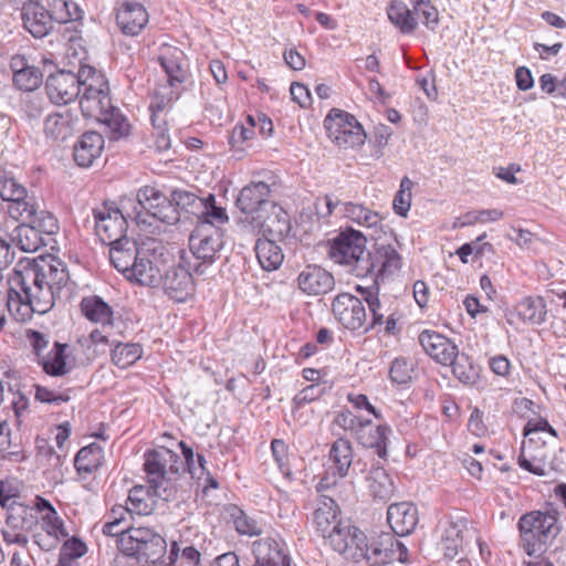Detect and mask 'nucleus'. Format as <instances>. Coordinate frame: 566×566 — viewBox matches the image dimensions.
<instances>
[{
	"instance_id": "nucleus-1",
	"label": "nucleus",
	"mask_w": 566,
	"mask_h": 566,
	"mask_svg": "<svg viewBox=\"0 0 566 566\" xmlns=\"http://www.w3.org/2000/svg\"><path fill=\"white\" fill-rule=\"evenodd\" d=\"M0 198L7 202L4 209L8 218L19 223L9 237L21 251H38L45 244L44 235L59 231V222L54 214L42 209L33 193L13 176L1 170Z\"/></svg>"
},
{
	"instance_id": "nucleus-2",
	"label": "nucleus",
	"mask_w": 566,
	"mask_h": 566,
	"mask_svg": "<svg viewBox=\"0 0 566 566\" xmlns=\"http://www.w3.org/2000/svg\"><path fill=\"white\" fill-rule=\"evenodd\" d=\"M366 241L360 231L347 228L331 242L329 258L358 277L374 275L376 283L401 268V256L391 244L377 242L366 251Z\"/></svg>"
},
{
	"instance_id": "nucleus-3",
	"label": "nucleus",
	"mask_w": 566,
	"mask_h": 566,
	"mask_svg": "<svg viewBox=\"0 0 566 566\" xmlns=\"http://www.w3.org/2000/svg\"><path fill=\"white\" fill-rule=\"evenodd\" d=\"M333 549L354 563L365 562L368 566H384L398 559L405 563L408 557L407 547L390 533H381L371 542L364 532L347 523L336 530L328 539Z\"/></svg>"
},
{
	"instance_id": "nucleus-4",
	"label": "nucleus",
	"mask_w": 566,
	"mask_h": 566,
	"mask_svg": "<svg viewBox=\"0 0 566 566\" xmlns=\"http://www.w3.org/2000/svg\"><path fill=\"white\" fill-rule=\"evenodd\" d=\"M8 283L6 305L17 322H27L34 313L45 314L53 307L55 291L46 285L43 274H39L34 268L25 265L22 270L14 269ZM0 301L3 303L4 297Z\"/></svg>"
},
{
	"instance_id": "nucleus-5",
	"label": "nucleus",
	"mask_w": 566,
	"mask_h": 566,
	"mask_svg": "<svg viewBox=\"0 0 566 566\" xmlns=\"http://www.w3.org/2000/svg\"><path fill=\"white\" fill-rule=\"evenodd\" d=\"M521 546L530 556L542 554L560 532L555 512L532 511L517 523Z\"/></svg>"
},
{
	"instance_id": "nucleus-6",
	"label": "nucleus",
	"mask_w": 566,
	"mask_h": 566,
	"mask_svg": "<svg viewBox=\"0 0 566 566\" xmlns=\"http://www.w3.org/2000/svg\"><path fill=\"white\" fill-rule=\"evenodd\" d=\"M159 62L165 72V80L155 90L153 108L166 111L179 98L182 84L188 77V70L184 52L176 48L165 50L159 55Z\"/></svg>"
},
{
	"instance_id": "nucleus-7",
	"label": "nucleus",
	"mask_w": 566,
	"mask_h": 566,
	"mask_svg": "<svg viewBox=\"0 0 566 566\" xmlns=\"http://www.w3.org/2000/svg\"><path fill=\"white\" fill-rule=\"evenodd\" d=\"M122 556H116L115 564L120 566L125 557H134L138 564H156L166 554L165 538L148 527H132L128 534L118 541Z\"/></svg>"
},
{
	"instance_id": "nucleus-8",
	"label": "nucleus",
	"mask_w": 566,
	"mask_h": 566,
	"mask_svg": "<svg viewBox=\"0 0 566 566\" xmlns=\"http://www.w3.org/2000/svg\"><path fill=\"white\" fill-rule=\"evenodd\" d=\"M80 107L84 117L97 119L112 106L109 86L105 75L90 65L80 67Z\"/></svg>"
},
{
	"instance_id": "nucleus-9",
	"label": "nucleus",
	"mask_w": 566,
	"mask_h": 566,
	"mask_svg": "<svg viewBox=\"0 0 566 566\" xmlns=\"http://www.w3.org/2000/svg\"><path fill=\"white\" fill-rule=\"evenodd\" d=\"M327 137L340 148H356L365 144L366 133L357 118L338 108H332L324 119Z\"/></svg>"
},
{
	"instance_id": "nucleus-10",
	"label": "nucleus",
	"mask_w": 566,
	"mask_h": 566,
	"mask_svg": "<svg viewBox=\"0 0 566 566\" xmlns=\"http://www.w3.org/2000/svg\"><path fill=\"white\" fill-rule=\"evenodd\" d=\"M273 186H275L274 176H269L266 180H252L240 190L235 205L248 216L250 223L253 217L270 212L271 207H274Z\"/></svg>"
},
{
	"instance_id": "nucleus-11",
	"label": "nucleus",
	"mask_w": 566,
	"mask_h": 566,
	"mask_svg": "<svg viewBox=\"0 0 566 566\" xmlns=\"http://www.w3.org/2000/svg\"><path fill=\"white\" fill-rule=\"evenodd\" d=\"M212 217L206 211V219L198 221L189 237V249L193 256L190 268L197 275H203L212 264Z\"/></svg>"
},
{
	"instance_id": "nucleus-12",
	"label": "nucleus",
	"mask_w": 566,
	"mask_h": 566,
	"mask_svg": "<svg viewBox=\"0 0 566 566\" xmlns=\"http://www.w3.org/2000/svg\"><path fill=\"white\" fill-rule=\"evenodd\" d=\"M94 230L101 242L111 244L126 237L127 221L123 212L107 203L93 209Z\"/></svg>"
},
{
	"instance_id": "nucleus-13",
	"label": "nucleus",
	"mask_w": 566,
	"mask_h": 566,
	"mask_svg": "<svg viewBox=\"0 0 566 566\" xmlns=\"http://www.w3.org/2000/svg\"><path fill=\"white\" fill-rule=\"evenodd\" d=\"M137 202L146 216L166 224H175L180 213L171 200L155 187L146 186L138 190Z\"/></svg>"
},
{
	"instance_id": "nucleus-14",
	"label": "nucleus",
	"mask_w": 566,
	"mask_h": 566,
	"mask_svg": "<svg viewBox=\"0 0 566 566\" xmlns=\"http://www.w3.org/2000/svg\"><path fill=\"white\" fill-rule=\"evenodd\" d=\"M332 312L344 328L350 332L360 329L365 332L367 313L359 297L350 293H339L333 300Z\"/></svg>"
},
{
	"instance_id": "nucleus-15",
	"label": "nucleus",
	"mask_w": 566,
	"mask_h": 566,
	"mask_svg": "<svg viewBox=\"0 0 566 566\" xmlns=\"http://www.w3.org/2000/svg\"><path fill=\"white\" fill-rule=\"evenodd\" d=\"M214 515L219 525L232 526L240 535L253 537L262 534V527L256 520L245 514L237 504L230 502H214Z\"/></svg>"
},
{
	"instance_id": "nucleus-16",
	"label": "nucleus",
	"mask_w": 566,
	"mask_h": 566,
	"mask_svg": "<svg viewBox=\"0 0 566 566\" xmlns=\"http://www.w3.org/2000/svg\"><path fill=\"white\" fill-rule=\"evenodd\" d=\"M81 83L80 71H59L46 78L45 91L53 104L66 105L80 96Z\"/></svg>"
},
{
	"instance_id": "nucleus-17",
	"label": "nucleus",
	"mask_w": 566,
	"mask_h": 566,
	"mask_svg": "<svg viewBox=\"0 0 566 566\" xmlns=\"http://www.w3.org/2000/svg\"><path fill=\"white\" fill-rule=\"evenodd\" d=\"M165 294L178 303L186 302L195 292V282L189 269L181 264L169 268L161 275V283Z\"/></svg>"
},
{
	"instance_id": "nucleus-18",
	"label": "nucleus",
	"mask_w": 566,
	"mask_h": 566,
	"mask_svg": "<svg viewBox=\"0 0 566 566\" xmlns=\"http://www.w3.org/2000/svg\"><path fill=\"white\" fill-rule=\"evenodd\" d=\"M391 433L392 429L386 422L374 426L371 420L365 419L355 437L360 446L373 450L381 461H387Z\"/></svg>"
},
{
	"instance_id": "nucleus-19",
	"label": "nucleus",
	"mask_w": 566,
	"mask_h": 566,
	"mask_svg": "<svg viewBox=\"0 0 566 566\" xmlns=\"http://www.w3.org/2000/svg\"><path fill=\"white\" fill-rule=\"evenodd\" d=\"M251 224L264 237L269 234L271 239H277V241L287 238L292 231L290 214L276 202L271 207L270 212L253 217Z\"/></svg>"
},
{
	"instance_id": "nucleus-20",
	"label": "nucleus",
	"mask_w": 566,
	"mask_h": 566,
	"mask_svg": "<svg viewBox=\"0 0 566 566\" xmlns=\"http://www.w3.org/2000/svg\"><path fill=\"white\" fill-rule=\"evenodd\" d=\"M419 344L423 350L437 363L448 366L458 355V346L447 336L432 331L424 329L419 334Z\"/></svg>"
},
{
	"instance_id": "nucleus-21",
	"label": "nucleus",
	"mask_w": 566,
	"mask_h": 566,
	"mask_svg": "<svg viewBox=\"0 0 566 566\" xmlns=\"http://www.w3.org/2000/svg\"><path fill=\"white\" fill-rule=\"evenodd\" d=\"M340 510L332 495H322L313 513L316 530L324 538L329 539L336 530L343 527L347 521L339 518Z\"/></svg>"
},
{
	"instance_id": "nucleus-22",
	"label": "nucleus",
	"mask_w": 566,
	"mask_h": 566,
	"mask_svg": "<svg viewBox=\"0 0 566 566\" xmlns=\"http://www.w3.org/2000/svg\"><path fill=\"white\" fill-rule=\"evenodd\" d=\"M387 522L392 535L407 536L411 534L419 522L418 509L411 502H399L389 505Z\"/></svg>"
},
{
	"instance_id": "nucleus-23",
	"label": "nucleus",
	"mask_w": 566,
	"mask_h": 566,
	"mask_svg": "<svg viewBox=\"0 0 566 566\" xmlns=\"http://www.w3.org/2000/svg\"><path fill=\"white\" fill-rule=\"evenodd\" d=\"M148 12L142 3L125 0L116 12V23L123 34L138 35L147 25Z\"/></svg>"
},
{
	"instance_id": "nucleus-24",
	"label": "nucleus",
	"mask_w": 566,
	"mask_h": 566,
	"mask_svg": "<svg viewBox=\"0 0 566 566\" xmlns=\"http://www.w3.org/2000/svg\"><path fill=\"white\" fill-rule=\"evenodd\" d=\"M300 290L307 295H324L335 287L332 273L318 265H307L297 276Z\"/></svg>"
},
{
	"instance_id": "nucleus-25",
	"label": "nucleus",
	"mask_w": 566,
	"mask_h": 566,
	"mask_svg": "<svg viewBox=\"0 0 566 566\" xmlns=\"http://www.w3.org/2000/svg\"><path fill=\"white\" fill-rule=\"evenodd\" d=\"M21 19L24 29L38 39L46 36L53 29L50 11L38 1H28L22 6Z\"/></svg>"
},
{
	"instance_id": "nucleus-26",
	"label": "nucleus",
	"mask_w": 566,
	"mask_h": 566,
	"mask_svg": "<svg viewBox=\"0 0 566 566\" xmlns=\"http://www.w3.org/2000/svg\"><path fill=\"white\" fill-rule=\"evenodd\" d=\"M108 245L111 247L109 259L112 264L126 277L142 251L138 249L137 243L127 237Z\"/></svg>"
},
{
	"instance_id": "nucleus-27",
	"label": "nucleus",
	"mask_w": 566,
	"mask_h": 566,
	"mask_svg": "<svg viewBox=\"0 0 566 566\" xmlns=\"http://www.w3.org/2000/svg\"><path fill=\"white\" fill-rule=\"evenodd\" d=\"M169 200L172 201L178 211L179 209L186 210L197 216L199 221L206 219V211L212 217V193H209L206 198H199L187 190H174Z\"/></svg>"
},
{
	"instance_id": "nucleus-28",
	"label": "nucleus",
	"mask_w": 566,
	"mask_h": 566,
	"mask_svg": "<svg viewBox=\"0 0 566 566\" xmlns=\"http://www.w3.org/2000/svg\"><path fill=\"white\" fill-rule=\"evenodd\" d=\"M104 148V138L99 133L86 132L74 146V160L81 167H90Z\"/></svg>"
},
{
	"instance_id": "nucleus-29",
	"label": "nucleus",
	"mask_w": 566,
	"mask_h": 566,
	"mask_svg": "<svg viewBox=\"0 0 566 566\" xmlns=\"http://www.w3.org/2000/svg\"><path fill=\"white\" fill-rule=\"evenodd\" d=\"M255 566H291V557L283 544L266 538L254 548Z\"/></svg>"
},
{
	"instance_id": "nucleus-30",
	"label": "nucleus",
	"mask_w": 566,
	"mask_h": 566,
	"mask_svg": "<svg viewBox=\"0 0 566 566\" xmlns=\"http://www.w3.org/2000/svg\"><path fill=\"white\" fill-rule=\"evenodd\" d=\"M126 279L139 285L157 287L161 283V273L157 264L146 255L145 251H142Z\"/></svg>"
},
{
	"instance_id": "nucleus-31",
	"label": "nucleus",
	"mask_w": 566,
	"mask_h": 566,
	"mask_svg": "<svg viewBox=\"0 0 566 566\" xmlns=\"http://www.w3.org/2000/svg\"><path fill=\"white\" fill-rule=\"evenodd\" d=\"M517 317L526 324L541 325L546 321L547 306L544 297L525 296L514 308Z\"/></svg>"
},
{
	"instance_id": "nucleus-32",
	"label": "nucleus",
	"mask_w": 566,
	"mask_h": 566,
	"mask_svg": "<svg viewBox=\"0 0 566 566\" xmlns=\"http://www.w3.org/2000/svg\"><path fill=\"white\" fill-rule=\"evenodd\" d=\"M144 470L150 481H156L160 475L168 474V462H178V454L174 451L161 448L159 450H149L144 455Z\"/></svg>"
},
{
	"instance_id": "nucleus-33",
	"label": "nucleus",
	"mask_w": 566,
	"mask_h": 566,
	"mask_svg": "<svg viewBox=\"0 0 566 566\" xmlns=\"http://www.w3.org/2000/svg\"><path fill=\"white\" fill-rule=\"evenodd\" d=\"M328 459L332 462V469L336 471L339 478L348 476L354 461L352 442L344 438L335 440L331 446Z\"/></svg>"
},
{
	"instance_id": "nucleus-34",
	"label": "nucleus",
	"mask_w": 566,
	"mask_h": 566,
	"mask_svg": "<svg viewBox=\"0 0 566 566\" xmlns=\"http://www.w3.org/2000/svg\"><path fill=\"white\" fill-rule=\"evenodd\" d=\"M465 530L467 523L464 520H450L444 524L440 545L446 558L453 559L459 554Z\"/></svg>"
},
{
	"instance_id": "nucleus-35",
	"label": "nucleus",
	"mask_w": 566,
	"mask_h": 566,
	"mask_svg": "<svg viewBox=\"0 0 566 566\" xmlns=\"http://www.w3.org/2000/svg\"><path fill=\"white\" fill-rule=\"evenodd\" d=\"M367 480L369 481V491L375 500L387 502L394 496L395 484L379 462L373 464Z\"/></svg>"
},
{
	"instance_id": "nucleus-36",
	"label": "nucleus",
	"mask_w": 566,
	"mask_h": 566,
	"mask_svg": "<svg viewBox=\"0 0 566 566\" xmlns=\"http://www.w3.org/2000/svg\"><path fill=\"white\" fill-rule=\"evenodd\" d=\"M81 310L91 322L101 324L104 328L112 327L113 311L102 297L97 295L84 297L81 302Z\"/></svg>"
},
{
	"instance_id": "nucleus-37",
	"label": "nucleus",
	"mask_w": 566,
	"mask_h": 566,
	"mask_svg": "<svg viewBox=\"0 0 566 566\" xmlns=\"http://www.w3.org/2000/svg\"><path fill=\"white\" fill-rule=\"evenodd\" d=\"M277 239L260 238L255 243V253L262 269L276 270L284 260L282 249L276 243Z\"/></svg>"
},
{
	"instance_id": "nucleus-38",
	"label": "nucleus",
	"mask_w": 566,
	"mask_h": 566,
	"mask_svg": "<svg viewBox=\"0 0 566 566\" xmlns=\"http://www.w3.org/2000/svg\"><path fill=\"white\" fill-rule=\"evenodd\" d=\"M27 266L34 268L39 274H43V281H46V285L55 292L60 291L69 283V271L66 265L60 260L54 259L52 260V263L46 265L28 262Z\"/></svg>"
},
{
	"instance_id": "nucleus-39",
	"label": "nucleus",
	"mask_w": 566,
	"mask_h": 566,
	"mask_svg": "<svg viewBox=\"0 0 566 566\" xmlns=\"http://www.w3.org/2000/svg\"><path fill=\"white\" fill-rule=\"evenodd\" d=\"M67 347V344L55 342L53 347L39 360L48 375L57 377L71 371L72 367L66 363L65 350Z\"/></svg>"
},
{
	"instance_id": "nucleus-40",
	"label": "nucleus",
	"mask_w": 566,
	"mask_h": 566,
	"mask_svg": "<svg viewBox=\"0 0 566 566\" xmlns=\"http://www.w3.org/2000/svg\"><path fill=\"white\" fill-rule=\"evenodd\" d=\"M104 462L103 448L93 442L80 449L74 459L76 471L82 474H91L98 470Z\"/></svg>"
},
{
	"instance_id": "nucleus-41",
	"label": "nucleus",
	"mask_w": 566,
	"mask_h": 566,
	"mask_svg": "<svg viewBox=\"0 0 566 566\" xmlns=\"http://www.w3.org/2000/svg\"><path fill=\"white\" fill-rule=\"evenodd\" d=\"M44 133L55 140H65L74 133V118L70 112L49 115L44 122Z\"/></svg>"
},
{
	"instance_id": "nucleus-42",
	"label": "nucleus",
	"mask_w": 566,
	"mask_h": 566,
	"mask_svg": "<svg viewBox=\"0 0 566 566\" xmlns=\"http://www.w3.org/2000/svg\"><path fill=\"white\" fill-rule=\"evenodd\" d=\"M104 124L108 132V138L118 140L130 135L132 125L119 108L112 106L103 116L96 119Z\"/></svg>"
},
{
	"instance_id": "nucleus-43",
	"label": "nucleus",
	"mask_w": 566,
	"mask_h": 566,
	"mask_svg": "<svg viewBox=\"0 0 566 566\" xmlns=\"http://www.w3.org/2000/svg\"><path fill=\"white\" fill-rule=\"evenodd\" d=\"M387 15L390 22L403 34H410L417 28V20L413 18L408 6L401 0L390 1L387 8Z\"/></svg>"
},
{
	"instance_id": "nucleus-44",
	"label": "nucleus",
	"mask_w": 566,
	"mask_h": 566,
	"mask_svg": "<svg viewBox=\"0 0 566 566\" xmlns=\"http://www.w3.org/2000/svg\"><path fill=\"white\" fill-rule=\"evenodd\" d=\"M340 213L348 220L366 228H374L381 221L378 212L370 210L361 203L350 201L342 205Z\"/></svg>"
},
{
	"instance_id": "nucleus-45",
	"label": "nucleus",
	"mask_w": 566,
	"mask_h": 566,
	"mask_svg": "<svg viewBox=\"0 0 566 566\" xmlns=\"http://www.w3.org/2000/svg\"><path fill=\"white\" fill-rule=\"evenodd\" d=\"M454 377L464 385L474 386L480 380V367L475 365L465 353H459L457 358L449 364Z\"/></svg>"
},
{
	"instance_id": "nucleus-46",
	"label": "nucleus",
	"mask_w": 566,
	"mask_h": 566,
	"mask_svg": "<svg viewBox=\"0 0 566 566\" xmlns=\"http://www.w3.org/2000/svg\"><path fill=\"white\" fill-rule=\"evenodd\" d=\"M50 15L52 17V21H55L60 24L78 22L83 18L82 9L74 1L53 0L50 3Z\"/></svg>"
},
{
	"instance_id": "nucleus-47",
	"label": "nucleus",
	"mask_w": 566,
	"mask_h": 566,
	"mask_svg": "<svg viewBox=\"0 0 566 566\" xmlns=\"http://www.w3.org/2000/svg\"><path fill=\"white\" fill-rule=\"evenodd\" d=\"M143 355V348L139 344L117 343L111 352V358L114 365L125 369L135 364Z\"/></svg>"
},
{
	"instance_id": "nucleus-48",
	"label": "nucleus",
	"mask_w": 566,
	"mask_h": 566,
	"mask_svg": "<svg viewBox=\"0 0 566 566\" xmlns=\"http://www.w3.org/2000/svg\"><path fill=\"white\" fill-rule=\"evenodd\" d=\"M271 452L277 464L280 472L289 482L295 480L289 463V446L282 439H273L271 441Z\"/></svg>"
},
{
	"instance_id": "nucleus-49",
	"label": "nucleus",
	"mask_w": 566,
	"mask_h": 566,
	"mask_svg": "<svg viewBox=\"0 0 566 566\" xmlns=\"http://www.w3.org/2000/svg\"><path fill=\"white\" fill-rule=\"evenodd\" d=\"M413 363L407 357L395 358L389 368V378L392 384L407 385L412 379Z\"/></svg>"
},
{
	"instance_id": "nucleus-50",
	"label": "nucleus",
	"mask_w": 566,
	"mask_h": 566,
	"mask_svg": "<svg viewBox=\"0 0 566 566\" xmlns=\"http://www.w3.org/2000/svg\"><path fill=\"white\" fill-rule=\"evenodd\" d=\"M155 480L149 482V488L155 496L166 502L176 499L178 493L177 478L164 474Z\"/></svg>"
},
{
	"instance_id": "nucleus-51",
	"label": "nucleus",
	"mask_w": 566,
	"mask_h": 566,
	"mask_svg": "<svg viewBox=\"0 0 566 566\" xmlns=\"http://www.w3.org/2000/svg\"><path fill=\"white\" fill-rule=\"evenodd\" d=\"M327 391V386L322 382H314L306 387H304L302 390H300L292 399L293 409L292 411L295 412L300 408H302L306 403L314 402L318 399H321Z\"/></svg>"
},
{
	"instance_id": "nucleus-52",
	"label": "nucleus",
	"mask_w": 566,
	"mask_h": 566,
	"mask_svg": "<svg viewBox=\"0 0 566 566\" xmlns=\"http://www.w3.org/2000/svg\"><path fill=\"white\" fill-rule=\"evenodd\" d=\"M413 182L408 178L403 177L400 181L399 190L396 192L392 207L396 214L400 217H407L411 207V189Z\"/></svg>"
},
{
	"instance_id": "nucleus-53",
	"label": "nucleus",
	"mask_w": 566,
	"mask_h": 566,
	"mask_svg": "<svg viewBox=\"0 0 566 566\" xmlns=\"http://www.w3.org/2000/svg\"><path fill=\"white\" fill-rule=\"evenodd\" d=\"M43 74L36 66L31 65L20 74L13 75V84L21 91L31 92L42 83Z\"/></svg>"
},
{
	"instance_id": "nucleus-54",
	"label": "nucleus",
	"mask_w": 566,
	"mask_h": 566,
	"mask_svg": "<svg viewBox=\"0 0 566 566\" xmlns=\"http://www.w3.org/2000/svg\"><path fill=\"white\" fill-rule=\"evenodd\" d=\"M86 545L77 538L65 541L60 551L57 566H71L74 559L86 553Z\"/></svg>"
},
{
	"instance_id": "nucleus-55",
	"label": "nucleus",
	"mask_w": 566,
	"mask_h": 566,
	"mask_svg": "<svg viewBox=\"0 0 566 566\" xmlns=\"http://www.w3.org/2000/svg\"><path fill=\"white\" fill-rule=\"evenodd\" d=\"M150 109L153 112L151 122L154 126V145L158 151L168 150L171 147V140L167 134V129L165 128L166 119H161L163 125L158 123L160 120L159 113H163L164 111L153 108V103L150 104Z\"/></svg>"
},
{
	"instance_id": "nucleus-56",
	"label": "nucleus",
	"mask_w": 566,
	"mask_h": 566,
	"mask_svg": "<svg viewBox=\"0 0 566 566\" xmlns=\"http://www.w3.org/2000/svg\"><path fill=\"white\" fill-rule=\"evenodd\" d=\"M413 10L421 22L430 30H434L439 23L438 9L429 0H417Z\"/></svg>"
},
{
	"instance_id": "nucleus-57",
	"label": "nucleus",
	"mask_w": 566,
	"mask_h": 566,
	"mask_svg": "<svg viewBox=\"0 0 566 566\" xmlns=\"http://www.w3.org/2000/svg\"><path fill=\"white\" fill-rule=\"evenodd\" d=\"M42 527L54 542H59L69 535L56 511L42 515Z\"/></svg>"
},
{
	"instance_id": "nucleus-58",
	"label": "nucleus",
	"mask_w": 566,
	"mask_h": 566,
	"mask_svg": "<svg viewBox=\"0 0 566 566\" xmlns=\"http://www.w3.org/2000/svg\"><path fill=\"white\" fill-rule=\"evenodd\" d=\"M34 389L35 400L40 402L60 406L61 403L67 402L71 399V389L59 391L41 385H34Z\"/></svg>"
},
{
	"instance_id": "nucleus-59",
	"label": "nucleus",
	"mask_w": 566,
	"mask_h": 566,
	"mask_svg": "<svg viewBox=\"0 0 566 566\" xmlns=\"http://www.w3.org/2000/svg\"><path fill=\"white\" fill-rule=\"evenodd\" d=\"M28 507L18 505L17 511H8L6 518V527L1 531L22 532L30 528V523L27 518Z\"/></svg>"
},
{
	"instance_id": "nucleus-60",
	"label": "nucleus",
	"mask_w": 566,
	"mask_h": 566,
	"mask_svg": "<svg viewBox=\"0 0 566 566\" xmlns=\"http://www.w3.org/2000/svg\"><path fill=\"white\" fill-rule=\"evenodd\" d=\"M20 497L18 486L10 482H0V505L7 511H17L18 503L17 499Z\"/></svg>"
},
{
	"instance_id": "nucleus-61",
	"label": "nucleus",
	"mask_w": 566,
	"mask_h": 566,
	"mask_svg": "<svg viewBox=\"0 0 566 566\" xmlns=\"http://www.w3.org/2000/svg\"><path fill=\"white\" fill-rule=\"evenodd\" d=\"M27 340L29 342L34 355L38 358V361L44 357V355L50 350V337L49 335L41 333L35 329H28L25 334Z\"/></svg>"
},
{
	"instance_id": "nucleus-62",
	"label": "nucleus",
	"mask_w": 566,
	"mask_h": 566,
	"mask_svg": "<svg viewBox=\"0 0 566 566\" xmlns=\"http://www.w3.org/2000/svg\"><path fill=\"white\" fill-rule=\"evenodd\" d=\"M143 494L144 489L142 486H135L133 490H130L128 495L129 506L127 507L132 513H137L139 515H147L150 513L151 507L144 501Z\"/></svg>"
},
{
	"instance_id": "nucleus-63",
	"label": "nucleus",
	"mask_w": 566,
	"mask_h": 566,
	"mask_svg": "<svg viewBox=\"0 0 566 566\" xmlns=\"http://www.w3.org/2000/svg\"><path fill=\"white\" fill-rule=\"evenodd\" d=\"M365 419H360L356 415H354L350 410H342L339 411L334 422L344 430L353 431L355 434L357 433L360 426H363Z\"/></svg>"
},
{
	"instance_id": "nucleus-64",
	"label": "nucleus",
	"mask_w": 566,
	"mask_h": 566,
	"mask_svg": "<svg viewBox=\"0 0 566 566\" xmlns=\"http://www.w3.org/2000/svg\"><path fill=\"white\" fill-rule=\"evenodd\" d=\"M463 224H474L476 222L497 221L503 218V211L499 209H483L471 211L465 214Z\"/></svg>"
}]
</instances>
